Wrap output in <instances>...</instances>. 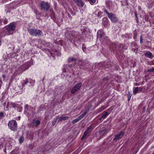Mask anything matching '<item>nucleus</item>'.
Instances as JSON below:
<instances>
[{"instance_id": "a18cd8bd", "label": "nucleus", "mask_w": 154, "mask_h": 154, "mask_svg": "<svg viewBox=\"0 0 154 154\" xmlns=\"http://www.w3.org/2000/svg\"><path fill=\"white\" fill-rule=\"evenodd\" d=\"M2 79L1 78H0V89L1 88V85L2 84Z\"/></svg>"}, {"instance_id": "864d4df0", "label": "nucleus", "mask_w": 154, "mask_h": 154, "mask_svg": "<svg viewBox=\"0 0 154 154\" xmlns=\"http://www.w3.org/2000/svg\"><path fill=\"white\" fill-rule=\"evenodd\" d=\"M5 147V148L4 149V152H6V150Z\"/></svg>"}, {"instance_id": "3c124183", "label": "nucleus", "mask_w": 154, "mask_h": 154, "mask_svg": "<svg viewBox=\"0 0 154 154\" xmlns=\"http://www.w3.org/2000/svg\"><path fill=\"white\" fill-rule=\"evenodd\" d=\"M105 38H106V40H107H107H108V39H108V37H105Z\"/></svg>"}, {"instance_id": "1a4fd4ad", "label": "nucleus", "mask_w": 154, "mask_h": 154, "mask_svg": "<svg viewBox=\"0 0 154 154\" xmlns=\"http://www.w3.org/2000/svg\"><path fill=\"white\" fill-rule=\"evenodd\" d=\"M125 134L124 132L123 131H121L120 133L115 136L114 138L113 139V141H116L119 139H121L124 135Z\"/></svg>"}, {"instance_id": "a878e982", "label": "nucleus", "mask_w": 154, "mask_h": 154, "mask_svg": "<svg viewBox=\"0 0 154 154\" xmlns=\"http://www.w3.org/2000/svg\"><path fill=\"white\" fill-rule=\"evenodd\" d=\"M76 60V59L73 57H69L68 60V62L70 63L71 62H75Z\"/></svg>"}, {"instance_id": "ea45409f", "label": "nucleus", "mask_w": 154, "mask_h": 154, "mask_svg": "<svg viewBox=\"0 0 154 154\" xmlns=\"http://www.w3.org/2000/svg\"><path fill=\"white\" fill-rule=\"evenodd\" d=\"M104 12L108 16H109L110 14L111 13H109L107 11L106 9H104Z\"/></svg>"}, {"instance_id": "0eeeda50", "label": "nucleus", "mask_w": 154, "mask_h": 154, "mask_svg": "<svg viewBox=\"0 0 154 154\" xmlns=\"http://www.w3.org/2000/svg\"><path fill=\"white\" fill-rule=\"evenodd\" d=\"M82 83L80 82L75 85V86L72 88L71 91V93L72 94H73L76 92L79 89L81 86Z\"/></svg>"}, {"instance_id": "9b49d317", "label": "nucleus", "mask_w": 154, "mask_h": 154, "mask_svg": "<svg viewBox=\"0 0 154 154\" xmlns=\"http://www.w3.org/2000/svg\"><path fill=\"white\" fill-rule=\"evenodd\" d=\"M131 47L132 50L135 53H137L138 48L137 45L135 42H132L131 43Z\"/></svg>"}, {"instance_id": "ddd939ff", "label": "nucleus", "mask_w": 154, "mask_h": 154, "mask_svg": "<svg viewBox=\"0 0 154 154\" xmlns=\"http://www.w3.org/2000/svg\"><path fill=\"white\" fill-rule=\"evenodd\" d=\"M10 35V33L8 32L6 28H5L2 29L1 32V36L2 37H3L6 35Z\"/></svg>"}, {"instance_id": "e433bc0d", "label": "nucleus", "mask_w": 154, "mask_h": 154, "mask_svg": "<svg viewBox=\"0 0 154 154\" xmlns=\"http://www.w3.org/2000/svg\"><path fill=\"white\" fill-rule=\"evenodd\" d=\"M148 72H154V67L152 68H150L147 69Z\"/></svg>"}, {"instance_id": "4468645a", "label": "nucleus", "mask_w": 154, "mask_h": 154, "mask_svg": "<svg viewBox=\"0 0 154 154\" xmlns=\"http://www.w3.org/2000/svg\"><path fill=\"white\" fill-rule=\"evenodd\" d=\"M40 124V121L38 120L33 119L31 125L33 126L37 127Z\"/></svg>"}, {"instance_id": "20e7f679", "label": "nucleus", "mask_w": 154, "mask_h": 154, "mask_svg": "<svg viewBox=\"0 0 154 154\" xmlns=\"http://www.w3.org/2000/svg\"><path fill=\"white\" fill-rule=\"evenodd\" d=\"M35 84V81L30 78H26V79L23 81L22 82V88L27 85L29 86H33Z\"/></svg>"}, {"instance_id": "6ab92c4d", "label": "nucleus", "mask_w": 154, "mask_h": 154, "mask_svg": "<svg viewBox=\"0 0 154 154\" xmlns=\"http://www.w3.org/2000/svg\"><path fill=\"white\" fill-rule=\"evenodd\" d=\"M94 127L93 126V125H91L88 127L87 129L85 131L88 133L89 134L94 129Z\"/></svg>"}, {"instance_id": "f8f14e48", "label": "nucleus", "mask_w": 154, "mask_h": 154, "mask_svg": "<svg viewBox=\"0 0 154 154\" xmlns=\"http://www.w3.org/2000/svg\"><path fill=\"white\" fill-rule=\"evenodd\" d=\"M25 108V112H27L28 113H29L31 111H33V108L27 104L25 105L24 107Z\"/></svg>"}, {"instance_id": "7c9ffc66", "label": "nucleus", "mask_w": 154, "mask_h": 154, "mask_svg": "<svg viewBox=\"0 0 154 154\" xmlns=\"http://www.w3.org/2000/svg\"><path fill=\"white\" fill-rule=\"evenodd\" d=\"M122 6H124L125 5H128V2L126 1H122Z\"/></svg>"}, {"instance_id": "72a5a7b5", "label": "nucleus", "mask_w": 154, "mask_h": 154, "mask_svg": "<svg viewBox=\"0 0 154 154\" xmlns=\"http://www.w3.org/2000/svg\"><path fill=\"white\" fill-rule=\"evenodd\" d=\"M81 68L82 69H84L86 70L87 69H88L89 68H90V67L89 66H87V67H85V66H84V65H81Z\"/></svg>"}, {"instance_id": "f257e3e1", "label": "nucleus", "mask_w": 154, "mask_h": 154, "mask_svg": "<svg viewBox=\"0 0 154 154\" xmlns=\"http://www.w3.org/2000/svg\"><path fill=\"white\" fill-rule=\"evenodd\" d=\"M65 35L67 39L72 43L74 42L77 38L78 39L76 42L78 43L81 42V35L78 32L75 31L67 32L66 33Z\"/></svg>"}, {"instance_id": "473e14b6", "label": "nucleus", "mask_w": 154, "mask_h": 154, "mask_svg": "<svg viewBox=\"0 0 154 154\" xmlns=\"http://www.w3.org/2000/svg\"><path fill=\"white\" fill-rule=\"evenodd\" d=\"M24 140V137H23L21 136L20 137L19 139V143H22Z\"/></svg>"}, {"instance_id": "412c9836", "label": "nucleus", "mask_w": 154, "mask_h": 154, "mask_svg": "<svg viewBox=\"0 0 154 154\" xmlns=\"http://www.w3.org/2000/svg\"><path fill=\"white\" fill-rule=\"evenodd\" d=\"M102 116L100 119V120H101L102 119L106 118L108 116L109 114L107 112L105 111L102 113Z\"/></svg>"}, {"instance_id": "4d7b16f0", "label": "nucleus", "mask_w": 154, "mask_h": 154, "mask_svg": "<svg viewBox=\"0 0 154 154\" xmlns=\"http://www.w3.org/2000/svg\"><path fill=\"white\" fill-rule=\"evenodd\" d=\"M153 24H154V22L153 23Z\"/></svg>"}, {"instance_id": "bb28decb", "label": "nucleus", "mask_w": 154, "mask_h": 154, "mask_svg": "<svg viewBox=\"0 0 154 154\" xmlns=\"http://www.w3.org/2000/svg\"><path fill=\"white\" fill-rule=\"evenodd\" d=\"M88 112V110L85 111L83 113L82 115H81L78 117L80 119H81L83 118L85 116V115H86Z\"/></svg>"}, {"instance_id": "c85d7f7f", "label": "nucleus", "mask_w": 154, "mask_h": 154, "mask_svg": "<svg viewBox=\"0 0 154 154\" xmlns=\"http://www.w3.org/2000/svg\"><path fill=\"white\" fill-rule=\"evenodd\" d=\"M81 119L79 118V117L77 118L76 119L73 120L72 121V124H75V123L79 122Z\"/></svg>"}, {"instance_id": "603ef678", "label": "nucleus", "mask_w": 154, "mask_h": 154, "mask_svg": "<svg viewBox=\"0 0 154 154\" xmlns=\"http://www.w3.org/2000/svg\"><path fill=\"white\" fill-rule=\"evenodd\" d=\"M2 24V20H0V26H1Z\"/></svg>"}, {"instance_id": "5fc2aeb1", "label": "nucleus", "mask_w": 154, "mask_h": 154, "mask_svg": "<svg viewBox=\"0 0 154 154\" xmlns=\"http://www.w3.org/2000/svg\"><path fill=\"white\" fill-rule=\"evenodd\" d=\"M1 45V41L0 40V46Z\"/></svg>"}, {"instance_id": "f704fd0d", "label": "nucleus", "mask_w": 154, "mask_h": 154, "mask_svg": "<svg viewBox=\"0 0 154 154\" xmlns=\"http://www.w3.org/2000/svg\"><path fill=\"white\" fill-rule=\"evenodd\" d=\"M58 119V117H56L55 118H54L52 122V125H54L56 123V122L57 121V120Z\"/></svg>"}, {"instance_id": "dca6fc26", "label": "nucleus", "mask_w": 154, "mask_h": 154, "mask_svg": "<svg viewBox=\"0 0 154 154\" xmlns=\"http://www.w3.org/2000/svg\"><path fill=\"white\" fill-rule=\"evenodd\" d=\"M119 44L118 43L112 42L110 44V47L113 50H115L117 47H118Z\"/></svg>"}, {"instance_id": "c9c22d12", "label": "nucleus", "mask_w": 154, "mask_h": 154, "mask_svg": "<svg viewBox=\"0 0 154 154\" xmlns=\"http://www.w3.org/2000/svg\"><path fill=\"white\" fill-rule=\"evenodd\" d=\"M107 20L106 18L104 17L103 19V23H104L105 24L107 23Z\"/></svg>"}, {"instance_id": "bf43d9fd", "label": "nucleus", "mask_w": 154, "mask_h": 154, "mask_svg": "<svg viewBox=\"0 0 154 154\" xmlns=\"http://www.w3.org/2000/svg\"><path fill=\"white\" fill-rule=\"evenodd\" d=\"M153 154H154V153H153Z\"/></svg>"}, {"instance_id": "a211bd4d", "label": "nucleus", "mask_w": 154, "mask_h": 154, "mask_svg": "<svg viewBox=\"0 0 154 154\" xmlns=\"http://www.w3.org/2000/svg\"><path fill=\"white\" fill-rule=\"evenodd\" d=\"M74 1L79 7H82L84 5V3L82 0H74Z\"/></svg>"}, {"instance_id": "de8ad7c7", "label": "nucleus", "mask_w": 154, "mask_h": 154, "mask_svg": "<svg viewBox=\"0 0 154 154\" xmlns=\"http://www.w3.org/2000/svg\"><path fill=\"white\" fill-rule=\"evenodd\" d=\"M2 77L3 79L4 80L5 77V75L3 74L2 75Z\"/></svg>"}, {"instance_id": "37998d69", "label": "nucleus", "mask_w": 154, "mask_h": 154, "mask_svg": "<svg viewBox=\"0 0 154 154\" xmlns=\"http://www.w3.org/2000/svg\"><path fill=\"white\" fill-rule=\"evenodd\" d=\"M103 13L101 11H100L98 12V14L97 15L98 17H100V15L102 14Z\"/></svg>"}, {"instance_id": "8fccbe9b", "label": "nucleus", "mask_w": 154, "mask_h": 154, "mask_svg": "<svg viewBox=\"0 0 154 154\" xmlns=\"http://www.w3.org/2000/svg\"><path fill=\"white\" fill-rule=\"evenodd\" d=\"M10 154H18V153H16V154H14V153H13V151H12V152L10 153Z\"/></svg>"}, {"instance_id": "6e6552de", "label": "nucleus", "mask_w": 154, "mask_h": 154, "mask_svg": "<svg viewBox=\"0 0 154 154\" xmlns=\"http://www.w3.org/2000/svg\"><path fill=\"white\" fill-rule=\"evenodd\" d=\"M41 7L42 9H44L46 11H47L49 9L50 7V5L48 2L43 1L41 2Z\"/></svg>"}, {"instance_id": "cd10ccee", "label": "nucleus", "mask_w": 154, "mask_h": 154, "mask_svg": "<svg viewBox=\"0 0 154 154\" xmlns=\"http://www.w3.org/2000/svg\"><path fill=\"white\" fill-rule=\"evenodd\" d=\"M88 134V133L85 131L83 134V135L81 139V140H83L85 139L87 137Z\"/></svg>"}, {"instance_id": "2eb2a0df", "label": "nucleus", "mask_w": 154, "mask_h": 154, "mask_svg": "<svg viewBox=\"0 0 154 154\" xmlns=\"http://www.w3.org/2000/svg\"><path fill=\"white\" fill-rule=\"evenodd\" d=\"M104 33L103 30H99L97 32V36L98 38L99 37L100 38H103L104 37Z\"/></svg>"}, {"instance_id": "09e8293b", "label": "nucleus", "mask_w": 154, "mask_h": 154, "mask_svg": "<svg viewBox=\"0 0 154 154\" xmlns=\"http://www.w3.org/2000/svg\"><path fill=\"white\" fill-rule=\"evenodd\" d=\"M82 50L84 51H85L86 50V48L85 47H82Z\"/></svg>"}, {"instance_id": "f03ea898", "label": "nucleus", "mask_w": 154, "mask_h": 154, "mask_svg": "<svg viewBox=\"0 0 154 154\" xmlns=\"http://www.w3.org/2000/svg\"><path fill=\"white\" fill-rule=\"evenodd\" d=\"M28 31L30 34L36 37L41 36L43 34V32L41 30L35 29H28Z\"/></svg>"}, {"instance_id": "39448f33", "label": "nucleus", "mask_w": 154, "mask_h": 154, "mask_svg": "<svg viewBox=\"0 0 154 154\" xmlns=\"http://www.w3.org/2000/svg\"><path fill=\"white\" fill-rule=\"evenodd\" d=\"M8 99V98L5 97L4 95H3L2 98L0 100V101L1 102L2 104L5 108L6 110H8L9 104Z\"/></svg>"}, {"instance_id": "393cba45", "label": "nucleus", "mask_w": 154, "mask_h": 154, "mask_svg": "<svg viewBox=\"0 0 154 154\" xmlns=\"http://www.w3.org/2000/svg\"><path fill=\"white\" fill-rule=\"evenodd\" d=\"M145 56L146 57H148L149 58H150L151 59L153 57V56H152V53L150 51H148V52H147L145 54Z\"/></svg>"}, {"instance_id": "13d9d810", "label": "nucleus", "mask_w": 154, "mask_h": 154, "mask_svg": "<svg viewBox=\"0 0 154 154\" xmlns=\"http://www.w3.org/2000/svg\"><path fill=\"white\" fill-rule=\"evenodd\" d=\"M136 85H138L137 84Z\"/></svg>"}, {"instance_id": "423d86ee", "label": "nucleus", "mask_w": 154, "mask_h": 154, "mask_svg": "<svg viewBox=\"0 0 154 154\" xmlns=\"http://www.w3.org/2000/svg\"><path fill=\"white\" fill-rule=\"evenodd\" d=\"M8 32L10 34H12L15 28V26L13 23H10L6 27Z\"/></svg>"}, {"instance_id": "9d476101", "label": "nucleus", "mask_w": 154, "mask_h": 154, "mask_svg": "<svg viewBox=\"0 0 154 154\" xmlns=\"http://www.w3.org/2000/svg\"><path fill=\"white\" fill-rule=\"evenodd\" d=\"M108 17L113 23H115L118 21V19L116 15L112 13H111Z\"/></svg>"}, {"instance_id": "58836bf2", "label": "nucleus", "mask_w": 154, "mask_h": 154, "mask_svg": "<svg viewBox=\"0 0 154 154\" xmlns=\"http://www.w3.org/2000/svg\"><path fill=\"white\" fill-rule=\"evenodd\" d=\"M103 81H104L106 83H107L108 82V78L107 77H104L103 79Z\"/></svg>"}, {"instance_id": "c756f323", "label": "nucleus", "mask_w": 154, "mask_h": 154, "mask_svg": "<svg viewBox=\"0 0 154 154\" xmlns=\"http://www.w3.org/2000/svg\"><path fill=\"white\" fill-rule=\"evenodd\" d=\"M137 31L135 30L134 31L133 33V38L135 40L137 38Z\"/></svg>"}, {"instance_id": "f3484780", "label": "nucleus", "mask_w": 154, "mask_h": 154, "mask_svg": "<svg viewBox=\"0 0 154 154\" xmlns=\"http://www.w3.org/2000/svg\"><path fill=\"white\" fill-rule=\"evenodd\" d=\"M72 64H69L68 65H64V67L63 69V72H66V68H68L70 71V70H72V69H71L72 67Z\"/></svg>"}, {"instance_id": "b1692460", "label": "nucleus", "mask_w": 154, "mask_h": 154, "mask_svg": "<svg viewBox=\"0 0 154 154\" xmlns=\"http://www.w3.org/2000/svg\"><path fill=\"white\" fill-rule=\"evenodd\" d=\"M142 88L141 87H136L135 89L133 90V93L134 94H136L138 91H141Z\"/></svg>"}, {"instance_id": "49530a36", "label": "nucleus", "mask_w": 154, "mask_h": 154, "mask_svg": "<svg viewBox=\"0 0 154 154\" xmlns=\"http://www.w3.org/2000/svg\"><path fill=\"white\" fill-rule=\"evenodd\" d=\"M140 42L141 43H142V40H143V39L142 38V36H141L140 37Z\"/></svg>"}, {"instance_id": "79ce46f5", "label": "nucleus", "mask_w": 154, "mask_h": 154, "mask_svg": "<svg viewBox=\"0 0 154 154\" xmlns=\"http://www.w3.org/2000/svg\"><path fill=\"white\" fill-rule=\"evenodd\" d=\"M4 116L3 113L2 112H0V119H1Z\"/></svg>"}, {"instance_id": "5701e85b", "label": "nucleus", "mask_w": 154, "mask_h": 154, "mask_svg": "<svg viewBox=\"0 0 154 154\" xmlns=\"http://www.w3.org/2000/svg\"><path fill=\"white\" fill-rule=\"evenodd\" d=\"M108 132L107 130L105 129L102 130L100 131H99V133L100 135H105Z\"/></svg>"}, {"instance_id": "2f4dec72", "label": "nucleus", "mask_w": 154, "mask_h": 154, "mask_svg": "<svg viewBox=\"0 0 154 154\" xmlns=\"http://www.w3.org/2000/svg\"><path fill=\"white\" fill-rule=\"evenodd\" d=\"M128 100H129L131 98V96H132V94L130 92L128 91L127 94Z\"/></svg>"}, {"instance_id": "6e6d98bb", "label": "nucleus", "mask_w": 154, "mask_h": 154, "mask_svg": "<svg viewBox=\"0 0 154 154\" xmlns=\"http://www.w3.org/2000/svg\"><path fill=\"white\" fill-rule=\"evenodd\" d=\"M137 16L136 15V17H137Z\"/></svg>"}, {"instance_id": "c03bdc74", "label": "nucleus", "mask_w": 154, "mask_h": 154, "mask_svg": "<svg viewBox=\"0 0 154 154\" xmlns=\"http://www.w3.org/2000/svg\"><path fill=\"white\" fill-rule=\"evenodd\" d=\"M8 22V20L6 19H5L4 20V23L5 24H6Z\"/></svg>"}, {"instance_id": "a19ab883", "label": "nucleus", "mask_w": 154, "mask_h": 154, "mask_svg": "<svg viewBox=\"0 0 154 154\" xmlns=\"http://www.w3.org/2000/svg\"><path fill=\"white\" fill-rule=\"evenodd\" d=\"M96 0H90V3L92 5L93 4L96 2Z\"/></svg>"}, {"instance_id": "4be33fe9", "label": "nucleus", "mask_w": 154, "mask_h": 154, "mask_svg": "<svg viewBox=\"0 0 154 154\" xmlns=\"http://www.w3.org/2000/svg\"><path fill=\"white\" fill-rule=\"evenodd\" d=\"M119 49L121 50L123 49H126L127 48V47L126 46L125 44H119L118 47Z\"/></svg>"}, {"instance_id": "4c0bfd02", "label": "nucleus", "mask_w": 154, "mask_h": 154, "mask_svg": "<svg viewBox=\"0 0 154 154\" xmlns=\"http://www.w3.org/2000/svg\"><path fill=\"white\" fill-rule=\"evenodd\" d=\"M27 64L29 66H31L32 64V61L31 60L29 61L27 63Z\"/></svg>"}, {"instance_id": "7ed1b4c3", "label": "nucleus", "mask_w": 154, "mask_h": 154, "mask_svg": "<svg viewBox=\"0 0 154 154\" xmlns=\"http://www.w3.org/2000/svg\"><path fill=\"white\" fill-rule=\"evenodd\" d=\"M9 129L12 131H15L17 129V124L15 120H10L8 124Z\"/></svg>"}, {"instance_id": "aec40b11", "label": "nucleus", "mask_w": 154, "mask_h": 154, "mask_svg": "<svg viewBox=\"0 0 154 154\" xmlns=\"http://www.w3.org/2000/svg\"><path fill=\"white\" fill-rule=\"evenodd\" d=\"M69 118L68 116H65L63 115H62L59 119L58 122H61L62 121H65L68 120Z\"/></svg>"}]
</instances>
